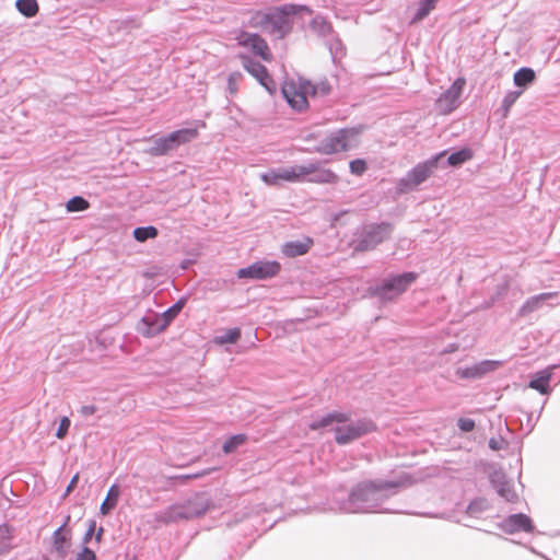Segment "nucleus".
<instances>
[{
    "label": "nucleus",
    "instance_id": "51",
    "mask_svg": "<svg viewBox=\"0 0 560 560\" xmlns=\"http://www.w3.org/2000/svg\"><path fill=\"white\" fill-rule=\"evenodd\" d=\"M78 480H79V475L77 474L72 477L69 485L67 486L66 494L70 493L75 488Z\"/></svg>",
    "mask_w": 560,
    "mask_h": 560
},
{
    "label": "nucleus",
    "instance_id": "40",
    "mask_svg": "<svg viewBox=\"0 0 560 560\" xmlns=\"http://www.w3.org/2000/svg\"><path fill=\"white\" fill-rule=\"evenodd\" d=\"M241 78H242L241 72L235 71V72L230 73V75L228 78L226 89L231 95H235L237 93L238 82H240Z\"/></svg>",
    "mask_w": 560,
    "mask_h": 560
},
{
    "label": "nucleus",
    "instance_id": "46",
    "mask_svg": "<svg viewBox=\"0 0 560 560\" xmlns=\"http://www.w3.org/2000/svg\"><path fill=\"white\" fill-rule=\"evenodd\" d=\"M75 560H96V555L92 549L84 547L82 551L78 553Z\"/></svg>",
    "mask_w": 560,
    "mask_h": 560
},
{
    "label": "nucleus",
    "instance_id": "29",
    "mask_svg": "<svg viewBox=\"0 0 560 560\" xmlns=\"http://www.w3.org/2000/svg\"><path fill=\"white\" fill-rule=\"evenodd\" d=\"M12 527L8 524H0V555L12 548Z\"/></svg>",
    "mask_w": 560,
    "mask_h": 560
},
{
    "label": "nucleus",
    "instance_id": "43",
    "mask_svg": "<svg viewBox=\"0 0 560 560\" xmlns=\"http://www.w3.org/2000/svg\"><path fill=\"white\" fill-rule=\"evenodd\" d=\"M261 179L268 185H278L281 180L279 168L261 174Z\"/></svg>",
    "mask_w": 560,
    "mask_h": 560
},
{
    "label": "nucleus",
    "instance_id": "50",
    "mask_svg": "<svg viewBox=\"0 0 560 560\" xmlns=\"http://www.w3.org/2000/svg\"><path fill=\"white\" fill-rule=\"evenodd\" d=\"M489 447L493 451H499L502 448L503 441L498 439H490L489 440Z\"/></svg>",
    "mask_w": 560,
    "mask_h": 560
},
{
    "label": "nucleus",
    "instance_id": "11",
    "mask_svg": "<svg viewBox=\"0 0 560 560\" xmlns=\"http://www.w3.org/2000/svg\"><path fill=\"white\" fill-rule=\"evenodd\" d=\"M466 81L457 78L453 84L436 100V107L442 114H450L459 105V98L464 91Z\"/></svg>",
    "mask_w": 560,
    "mask_h": 560
},
{
    "label": "nucleus",
    "instance_id": "3",
    "mask_svg": "<svg viewBox=\"0 0 560 560\" xmlns=\"http://www.w3.org/2000/svg\"><path fill=\"white\" fill-rule=\"evenodd\" d=\"M210 506L209 498L205 493L196 494L184 504L170 506L162 515L166 523L182 520H191L203 515Z\"/></svg>",
    "mask_w": 560,
    "mask_h": 560
},
{
    "label": "nucleus",
    "instance_id": "41",
    "mask_svg": "<svg viewBox=\"0 0 560 560\" xmlns=\"http://www.w3.org/2000/svg\"><path fill=\"white\" fill-rule=\"evenodd\" d=\"M349 167L352 174L360 176L366 171L368 165L364 160L355 159L350 162Z\"/></svg>",
    "mask_w": 560,
    "mask_h": 560
},
{
    "label": "nucleus",
    "instance_id": "17",
    "mask_svg": "<svg viewBox=\"0 0 560 560\" xmlns=\"http://www.w3.org/2000/svg\"><path fill=\"white\" fill-rule=\"evenodd\" d=\"M305 166H311L312 172L307 173V180L315 184H336L339 179L338 175L331 170L319 167L316 163H305Z\"/></svg>",
    "mask_w": 560,
    "mask_h": 560
},
{
    "label": "nucleus",
    "instance_id": "54",
    "mask_svg": "<svg viewBox=\"0 0 560 560\" xmlns=\"http://www.w3.org/2000/svg\"><path fill=\"white\" fill-rule=\"evenodd\" d=\"M155 275H158V268H154V270L150 271V272L149 271L142 272V276H144V277H153Z\"/></svg>",
    "mask_w": 560,
    "mask_h": 560
},
{
    "label": "nucleus",
    "instance_id": "22",
    "mask_svg": "<svg viewBox=\"0 0 560 560\" xmlns=\"http://www.w3.org/2000/svg\"><path fill=\"white\" fill-rule=\"evenodd\" d=\"M497 364L493 361H483L479 364H475L469 368H458L456 374L460 378H479L485 375L487 372L492 370V368Z\"/></svg>",
    "mask_w": 560,
    "mask_h": 560
},
{
    "label": "nucleus",
    "instance_id": "19",
    "mask_svg": "<svg viewBox=\"0 0 560 560\" xmlns=\"http://www.w3.org/2000/svg\"><path fill=\"white\" fill-rule=\"evenodd\" d=\"M240 43L246 47H250L256 55L268 60V45L259 35L244 33L240 38Z\"/></svg>",
    "mask_w": 560,
    "mask_h": 560
},
{
    "label": "nucleus",
    "instance_id": "52",
    "mask_svg": "<svg viewBox=\"0 0 560 560\" xmlns=\"http://www.w3.org/2000/svg\"><path fill=\"white\" fill-rule=\"evenodd\" d=\"M132 235L136 241L140 242V226L133 229Z\"/></svg>",
    "mask_w": 560,
    "mask_h": 560
},
{
    "label": "nucleus",
    "instance_id": "36",
    "mask_svg": "<svg viewBox=\"0 0 560 560\" xmlns=\"http://www.w3.org/2000/svg\"><path fill=\"white\" fill-rule=\"evenodd\" d=\"M241 338L240 328H231L224 331V334L215 337L218 345L235 343Z\"/></svg>",
    "mask_w": 560,
    "mask_h": 560
},
{
    "label": "nucleus",
    "instance_id": "28",
    "mask_svg": "<svg viewBox=\"0 0 560 560\" xmlns=\"http://www.w3.org/2000/svg\"><path fill=\"white\" fill-rule=\"evenodd\" d=\"M438 1L439 0H420L411 23H418L427 18L431 11L435 9Z\"/></svg>",
    "mask_w": 560,
    "mask_h": 560
},
{
    "label": "nucleus",
    "instance_id": "15",
    "mask_svg": "<svg viewBox=\"0 0 560 560\" xmlns=\"http://www.w3.org/2000/svg\"><path fill=\"white\" fill-rule=\"evenodd\" d=\"M558 298V292H546L530 296L520 307L517 315L520 317H525L528 314L540 310L544 305L549 304L550 301L557 300Z\"/></svg>",
    "mask_w": 560,
    "mask_h": 560
},
{
    "label": "nucleus",
    "instance_id": "23",
    "mask_svg": "<svg viewBox=\"0 0 560 560\" xmlns=\"http://www.w3.org/2000/svg\"><path fill=\"white\" fill-rule=\"evenodd\" d=\"M313 168L311 166H305V164L294 165L290 167H280L279 176L281 180L287 182H301L306 177L307 173L312 172Z\"/></svg>",
    "mask_w": 560,
    "mask_h": 560
},
{
    "label": "nucleus",
    "instance_id": "5",
    "mask_svg": "<svg viewBox=\"0 0 560 560\" xmlns=\"http://www.w3.org/2000/svg\"><path fill=\"white\" fill-rule=\"evenodd\" d=\"M445 154L446 151L440 152L428 159L425 162L417 164L398 182L399 191H411L425 182L432 175L433 171L439 167V164L444 159Z\"/></svg>",
    "mask_w": 560,
    "mask_h": 560
},
{
    "label": "nucleus",
    "instance_id": "37",
    "mask_svg": "<svg viewBox=\"0 0 560 560\" xmlns=\"http://www.w3.org/2000/svg\"><path fill=\"white\" fill-rule=\"evenodd\" d=\"M246 440L244 434H236L229 438L222 445V451L225 454H230L234 452L240 445H242Z\"/></svg>",
    "mask_w": 560,
    "mask_h": 560
},
{
    "label": "nucleus",
    "instance_id": "4",
    "mask_svg": "<svg viewBox=\"0 0 560 560\" xmlns=\"http://www.w3.org/2000/svg\"><path fill=\"white\" fill-rule=\"evenodd\" d=\"M185 303V299H179L175 304L161 314L148 311L142 316V335L153 337L163 331L180 313Z\"/></svg>",
    "mask_w": 560,
    "mask_h": 560
},
{
    "label": "nucleus",
    "instance_id": "34",
    "mask_svg": "<svg viewBox=\"0 0 560 560\" xmlns=\"http://www.w3.org/2000/svg\"><path fill=\"white\" fill-rule=\"evenodd\" d=\"M305 89L310 91L311 96H325L330 92V84L327 81L318 83L305 81Z\"/></svg>",
    "mask_w": 560,
    "mask_h": 560
},
{
    "label": "nucleus",
    "instance_id": "33",
    "mask_svg": "<svg viewBox=\"0 0 560 560\" xmlns=\"http://www.w3.org/2000/svg\"><path fill=\"white\" fill-rule=\"evenodd\" d=\"M472 158L470 149H462L448 155L446 164L450 166H459Z\"/></svg>",
    "mask_w": 560,
    "mask_h": 560
},
{
    "label": "nucleus",
    "instance_id": "24",
    "mask_svg": "<svg viewBox=\"0 0 560 560\" xmlns=\"http://www.w3.org/2000/svg\"><path fill=\"white\" fill-rule=\"evenodd\" d=\"M552 373L550 370L540 371L529 381L528 386L542 395H548L550 393L549 382Z\"/></svg>",
    "mask_w": 560,
    "mask_h": 560
},
{
    "label": "nucleus",
    "instance_id": "44",
    "mask_svg": "<svg viewBox=\"0 0 560 560\" xmlns=\"http://www.w3.org/2000/svg\"><path fill=\"white\" fill-rule=\"evenodd\" d=\"M240 279H252L255 280V266L254 262L245 268H241L236 272Z\"/></svg>",
    "mask_w": 560,
    "mask_h": 560
},
{
    "label": "nucleus",
    "instance_id": "1",
    "mask_svg": "<svg viewBox=\"0 0 560 560\" xmlns=\"http://www.w3.org/2000/svg\"><path fill=\"white\" fill-rule=\"evenodd\" d=\"M411 485L412 478L408 474H401L394 480L377 479L359 482L348 498L339 502L338 510L343 513L392 512L383 510L382 504L395 495L399 489Z\"/></svg>",
    "mask_w": 560,
    "mask_h": 560
},
{
    "label": "nucleus",
    "instance_id": "8",
    "mask_svg": "<svg viewBox=\"0 0 560 560\" xmlns=\"http://www.w3.org/2000/svg\"><path fill=\"white\" fill-rule=\"evenodd\" d=\"M375 430V423L368 418L357 421L349 420L346 423H338L334 428L335 441L338 445H347Z\"/></svg>",
    "mask_w": 560,
    "mask_h": 560
},
{
    "label": "nucleus",
    "instance_id": "39",
    "mask_svg": "<svg viewBox=\"0 0 560 560\" xmlns=\"http://www.w3.org/2000/svg\"><path fill=\"white\" fill-rule=\"evenodd\" d=\"M328 49L331 54L332 60L342 58L345 55V49L341 40L339 38H331L327 42Z\"/></svg>",
    "mask_w": 560,
    "mask_h": 560
},
{
    "label": "nucleus",
    "instance_id": "9",
    "mask_svg": "<svg viewBox=\"0 0 560 560\" xmlns=\"http://www.w3.org/2000/svg\"><path fill=\"white\" fill-rule=\"evenodd\" d=\"M393 232L389 223L370 224L363 228L354 241V249L360 252L374 249L384 240L388 238Z\"/></svg>",
    "mask_w": 560,
    "mask_h": 560
},
{
    "label": "nucleus",
    "instance_id": "32",
    "mask_svg": "<svg viewBox=\"0 0 560 560\" xmlns=\"http://www.w3.org/2000/svg\"><path fill=\"white\" fill-rule=\"evenodd\" d=\"M311 28L320 36H328L332 33V27L323 16L317 15L311 22Z\"/></svg>",
    "mask_w": 560,
    "mask_h": 560
},
{
    "label": "nucleus",
    "instance_id": "6",
    "mask_svg": "<svg viewBox=\"0 0 560 560\" xmlns=\"http://www.w3.org/2000/svg\"><path fill=\"white\" fill-rule=\"evenodd\" d=\"M359 143V130L355 128H345L331 132L323 139L316 147V151L322 154H334L341 151H349Z\"/></svg>",
    "mask_w": 560,
    "mask_h": 560
},
{
    "label": "nucleus",
    "instance_id": "35",
    "mask_svg": "<svg viewBox=\"0 0 560 560\" xmlns=\"http://www.w3.org/2000/svg\"><path fill=\"white\" fill-rule=\"evenodd\" d=\"M90 207V203L86 199L81 196H74L70 198L66 205L68 212H79L86 210Z\"/></svg>",
    "mask_w": 560,
    "mask_h": 560
},
{
    "label": "nucleus",
    "instance_id": "47",
    "mask_svg": "<svg viewBox=\"0 0 560 560\" xmlns=\"http://www.w3.org/2000/svg\"><path fill=\"white\" fill-rule=\"evenodd\" d=\"M158 233V229L152 225L142 226V242H144L148 238L156 237Z\"/></svg>",
    "mask_w": 560,
    "mask_h": 560
},
{
    "label": "nucleus",
    "instance_id": "16",
    "mask_svg": "<svg viewBox=\"0 0 560 560\" xmlns=\"http://www.w3.org/2000/svg\"><path fill=\"white\" fill-rule=\"evenodd\" d=\"M349 419H350V415L347 412L331 411V412L326 413L323 417L314 419L308 424V428L311 430L315 431V430H319L323 428H327L332 424L338 425V423H346L349 421Z\"/></svg>",
    "mask_w": 560,
    "mask_h": 560
},
{
    "label": "nucleus",
    "instance_id": "12",
    "mask_svg": "<svg viewBox=\"0 0 560 560\" xmlns=\"http://www.w3.org/2000/svg\"><path fill=\"white\" fill-rule=\"evenodd\" d=\"M282 94L291 107L302 110L307 105V96L311 95L310 91L305 89V81H300L299 86L293 82L284 83L282 86Z\"/></svg>",
    "mask_w": 560,
    "mask_h": 560
},
{
    "label": "nucleus",
    "instance_id": "55",
    "mask_svg": "<svg viewBox=\"0 0 560 560\" xmlns=\"http://www.w3.org/2000/svg\"><path fill=\"white\" fill-rule=\"evenodd\" d=\"M103 532H104L103 527H100V528H98V530H97V533L95 534V539H96L97 541H101V538H102Z\"/></svg>",
    "mask_w": 560,
    "mask_h": 560
},
{
    "label": "nucleus",
    "instance_id": "27",
    "mask_svg": "<svg viewBox=\"0 0 560 560\" xmlns=\"http://www.w3.org/2000/svg\"><path fill=\"white\" fill-rule=\"evenodd\" d=\"M536 74L532 68L523 67L514 75V84L518 88H526L535 81Z\"/></svg>",
    "mask_w": 560,
    "mask_h": 560
},
{
    "label": "nucleus",
    "instance_id": "31",
    "mask_svg": "<svg viewBox=\"0 0 560 560\" xmlns=\"http://www.w3.org/2000/svg\"><path fill=\"white\" fill-rule=\"evenodd\" d=\"M490 509V503L485 498H477L472 500L467 506V514L474 517H478L481 513Z\"/></svg>",
    "mask_w": 560,
    "mask_h": 560
},
{
    "label": "nucleus",
    "instance_id": "10",
    "mask_svg": "<svg viewBox=\"0 0 560 560\" xmlns=\"http://www.w3.org/2000/svg\"><path fill=\"white\" fill-rule=\"evenodd\" d=\"M417 277L416 272L410 271L386 278L374 289V294L382 300H393L404 293Z\"/></svg>",
    "mask_w": 560,
    "mask_h": 560
},
{
    "label": "nucleus",
    "instance_id": "21",
    "mask_svg": "<svg viewBox=\"0 0 560 560\" xmlns=\"http://www.w3.org/2000/svg\"><path fill=\"white\" fill-rule=\"evenodd\" d=\"M255 280H267L277 276L281 270V265L276 260L255 261Z\"/></svg>",
    "mask_w": 560,
    "mask_h": 560
},
{
    "label": "nucleus",
    "instance_id": "53",
    "mask_svg": "<svg viewBox=\"0 0 560 560\" xmlns=\"http://www.w3.org/2000/svg\"><path fill=\"white\" fill-rule=\"evenodd\" d=\"M206 472L202 471V472H198V474H194V475H186V476H183L184 478L186 479H190V478H198V477H201L203 476Z\"/></svg>",
    "mask_w": 560,
    "mask_h": 560
},
{
    "label": "nucleus",
    "instance_id": "48",
    "mask_svg": "<svg viewBox=\"0 0 560 560\" xmlns=\"http://www.w3.org/2000/svg\"><path fill=\"white\" fill-rule=\"evenodd\" d=\"M95 527H96V523L95 521H90L89 522V528L83 537V542L86 544L88 541L91 540L92 536L94 535V530H95Z\"/></svg>",
    "mask_w": 560,
    "mask_h": 560
},
{
    "label": "nucleus",
    "instance_id": "42",
    "mask_svg": "<svg viewBox=\"0 0 560 560\" xmlns=\"http://www.w3.org/2000/svg\"><path fill=\"white\" fill-rule=\"evenodd\" d=\"M70 425H71L70 419L68 417H62L60 419L59 427L56 432V436L60 440L65 439L66 435L68 434Z\"/></svg>",
    "mask_w": 560,
    "mask_h": 560
},
{
    "label": "nucleus",
    "instance_id": "20",
    "mask_svg": "<svg viewBox=\"0 0 560 560\" xmlns=\"http://www.w3.org/2000/svg\"><path fill=\"white\" fill-rule=\"evenodd\" d=\"M313 245V241L310 237H304L303 240L287 242L282 245L281 252L284 256L294 258L298 256H302L306 254L311 246Z\"/></svg>",
    "mask_w": 560,
    "mask_h": 560
},
{
    "label": "nucleus",
    "instance_id": "38",
    "mask_svg": "<svg viewBox=\"0 0 560 560\" xmlns=\"http://www.w3.org/2000/svg\"><path fill=\"white\" fill-rule=\"evenodd\" d=\"M522 93H523L522 90H520V91H510L509 93H506V95L504 96V98L502 101V105H501V109L503 110V116L504 117L509 114L511 107L520 98Z\"/></svg>",
    "mask_w": 560,
    "mask_h": 560
},
{
    "label": "nucleus",
    "instance_id": "25",
    "mask_svg": "<svg viewBox=\"0 0 560 560\" xmlns=\"http://www.w3.org/2000/svg\"><path fill=\"white\" fill-rule=\"evenodd\" d=\"M66 523L58 527L52 534L54 549L61 557L65 558L68 553L69 537L65 534Z\"/></svg>",
    "mask_w": 560,
    "mask_h": 560
},
{
    "label": "nucleus",
    "instance_id": "2",
    "mask_svg": "<svg viewBox=\"0 0 560 560\" xmlns=\"http://www.w3.org/2000/svg\"><path fill=\"white\" fill-rule=\"evenodd\" d=\"M300 12L311 13V10L306 5L283 4L269 12H255L249 23L254 27H260L262 32L270 34L276 39H282L292 30L291 18Z\"/></svg>",
    "mask_w": 560,
    "mask_h": 560
},
{
    "label": "nucleus",
    "instance_id": "13",
    "mask_svg": "<svg viewBox=\"0 0 560 560\" xmlns=\"http://www.w3.org/2000/svg\"><path fill=\"white\" fill-rule=\"evenodd\" d=\"M244 69L250 73L269 92L276 91L277 86L273 79L269 75L266 67L257 60L249 57H242Z\"/></svg>",
    "mask_w": 560,
    "mask_h": 560
},
{
    "label": "nucleus",
    "instance_id": "14",
    "mask_svg": "<svg viewBox=\"0 0 560 560\" xmlns=\"http://www.w3.org/2000/svg\"><path fill=\"white\" fill-rule=\"evenodd\" d=\"M498 527L505 534H515L517 532L533 533L534 525L529 516L523 513L512 514L502 520Z\"/></svg>",
    "mask_w": 560,
    "mask_h": 560
},
{
    "label": "nucleus",
    "instance_id": "49",
    "mask_svg": "<svg viewBox=\"0 0 560 560\" xmlns=\"http://www.w3.org/2000/svg\"><path fill=\"white\" fill-rule=\"evenodd\" d=\"M96 411V407L94 405H85L80 408V413L83 417H90L94 415Z\"/></svg>",
    "mask_w": 560,
    "mask_h": 560
},
{
    "label": "nucleus",
    "instance_id": "26",
    "mask_svg": "<svg viewBox=\"0 0 560 560\" xmlns=\"http://www.w3.org/2000/svg\"><path fill=\"white\" fill-rule=\"evenodd\" d=\"M120 494L119 487L117 485H113L105 498V500L102 502L100 511L103 515L109 514L116 506L118 498Z\"/></svg>",
    "mask_w": 560,
    "mask_h": 560
},
{
    "label": "nucleus",
    "instance_id": "18",
    "mask_svg": "<svg viewBox=\"0 0 560 560\" xmlns=\"http://www.w3.org/2000/svg\"><path fill=\"white\" fill-rule=\"evenodd\" d=\"M491 482L497 491V493L503 498L506 502H515L517 499V493L515 492L512 483L505 479V476L502 474H495L491 478Z\"/></svg>",
    "mask_w": 560,
    "mask_h": 560
},
{
    "label": "nucleus",
    "instance_id": "45",
    "mask_svg": "<svg viewBox=\"0 0 560 560\" xmlns=\"http://www.w3.org/2000/svg\"><path fill=\"white\" fill-rule=\"evenodd\" d=\"M457 427L463 432H471L475 429V421L469 418H459L457 421Z\"/></svg>",
    "mask_w": 560,
    "mask_h": 560
},
{
    "label": "nucleus",
    "instance_id": "30",
    "mask_svg": "<svg viewBox=\"0 0 560 560\" xmlns=\"http://www.w3.org/2000/svg\"><path fill=\"white\" fill-rule=\"evenodd\" d=\"M15 7L26 18L35 16L39 9L36 0H16Z\"/></svg>",
    "mask_w": 560,
    "mask_h": 560
},
{
    "label": "nucleus",
    "instance_id": "7",
    "mask_svg": "<svg viewBox=\"0 0 560 560\" xmlns=\"http://www.w3.org/2000/svg\"><path fill=\"white\" fill-rule=\"evenodd\" d=\"M198 136L197 128H183L168 133L165 137L155 138L152 140V145L145 151L151 155L159 156L174 151L179 145L188 143L196 139Z\"/></svg>",
    "mask_w": 560,
    "mask_h": 560
}]
</instances>
